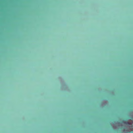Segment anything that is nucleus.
I'll list each match as a JSON object with an SVG mask.
<instances>
[{
	"mask_svg": "<svg viewBox=\"0 0 133 133\" xmlns=\"http://www.w3.org/2000/svg\"><path fill=\"white\" fill-rule=\"evenodd\" d=\"M123 122L125 124H129V123L127 121H123Z\"/></svg>",
	"mask_w": 133,
	"mask_h": 133,
	"instance_id": "nucleus-1",
	"label": "nucleus"
}]
</instances>
